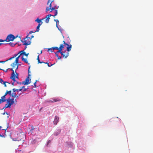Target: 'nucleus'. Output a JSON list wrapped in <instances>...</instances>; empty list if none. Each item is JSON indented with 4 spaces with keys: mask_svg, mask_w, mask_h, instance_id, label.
Masks as SVG:
<instances>
[{
    "mask_svg": "<svg viewBox=\"0 0 153 153\" xmlns=\"http://www.w3.org/2000/svg\"><path fill=\"white\" fill-rule=\"evenodd\" d=\"M6 95L5 94L4 96L1 97V99H0V104L5 102L6 101H7V103L5 104L4 107L5 108H7L10 107L12 105L15 103L16 101H14V98L10 99H10H8L6 100Z\"/></svg>",
    "mask_w": 153,
    "mask_h": 153,
    "instance_id": "obj_1",
    "label": "nucleus"
},
{
    "mask_svg": "<svg viewBox=\"0 0 153 153\" xmlns=\"http://www.w3.org/2000/svg\"><path fill=\"white\" fill-rule=\"evenodd\" d=\"M63 42L64 44H62L60 45V47L59 48V52H62V50L64 48V46L65 45H67L68 46L67 47V50L68 52L70 51L71 49L72 45H69L67 43H65L64 41H63Z\"/></svg>",
    "mask_w": 153,
    "mask_h": 153,
    "instance_id": "obj_2",
    "label": "nucleus"
},
{
    "mask_svg": "<svg viewBox=\"0 0 153 153\" xmlns=\"http://www.w3.org/2000/svg\"><path fill=\"white\" fill-rule=\"evenodd\" d=\"M11 70L12 71V73L11 74V76L10 77V78L14 81L13 83H12V85H14V82L16 81L15 79H19L18 76L19 75L17 73L16 71V74H15L14 71L13 70V68L11 69Z\"/></svg>",
    "mask_w": 153,
    "mask_h": 153,
    "instance_id": "obj_3",
    "label": "nucleus"
},
{
    "mask_svg": "<svg viewBox=\"0 0 153 153\" xmlns=\"http://www.w3.org/2000/svg\"><path fill=\"white\" fill-rule=\"evenodd\" d=\"M28 35L24 39V41H22L23 45H27L30 44L31 42V38L28 37Z\"/></svg>",
    "mask_w": 153,
    "mask_h": 153,
    "instance_id": "obj_4",
    "label": "nucleus"
},
{
    "mask_svg": "<svg viewBox=\"0 0 153 153\" xmlns=\"http://www.w3.org/2000/svg\"><path fill=\"white\" fill-rule=\"evenodd\" d=\"M29 70H28V76L26 78L25 81L22 82V84L27 85L30 83V81L31 80V79L30 78L29 76L30 75L29 74Z\"/></svg>",
    "mask_w": 153,
    "mask_h": 153,
    "instance_id": "obj_5",
    "label": "nucleus"
},
{
    "mask_svg": "<svg viewBox=\"0 0 153 153\" xmlns=\"http://www.w3.org/2000/svg\"><path fill=\"white\" fill-rule=\"evenodd\" d=\"M58 13V11L57 10H56L55 13V14L54 15H52L51 14H49L47 16H46L45 17V18L46 19L45 20V22L47 23H48L49 22V20L50 19V17L51 16H56Z\"/></svg>",
    "mask_w": 153,
    "mask_h": 153,
    "instance_id": "obj_6",
    "label": "nucleus"
},
{
    "mask_svg": "<svg viewBox=\"0 0 153 153\" xmlns=\"http://www.w3.org/2000/svg\"><path fill=\"white\" fill-rule=\"evenodd\" d=\"M15 38L13 35L12 34H10L7 36L5 41L7 42L13 41Z\"/></svg>",
    "mask_w": 153,
    "mask_h": 153,
    "instance_id": "obj_7",
    "label": "nucleus"
},
{
    "mask_svg": "<svg viewBox=\"0 0 153 153\" xmlns=\"http://www.w3.org/2000/svg\"><path fill=\"white\" fill-rule=\"evenodd\" d=\"M61 100L57 98H53L51 99V100L48 101V102H59Z\"/></svg>",
    "mask_w": 153,
    "mask_h": 153,
    "instance_id": "obj_8",
    "label": "nucleus"
},
{
    "mask_svg": "<svg viewBox=\"0 0 153 153\" xmlns=\"http://www.w3.org/2000/svg\"><path fill=\"white\" fill-rule=\"evenodd\" d=\"M42 22H41V24H38V26H37V27H36V30L35 31V32H38L39 31V27H40L41 25L42 24ZM33 33H34V32L33 31H30L29 32V34H32Z\"/></svg>",
    "mask_w": 153,
    "mask_h": 153,
    "instance_id": "obj_9",
    "label": "nucleus"
},
{
    "mask_svg": "<svg viewBox=\"0 0 153 153\" xmlns=\"http://www.w3.org/2000/svg\"><path fill=\"white\" fill-rule=\"evenodd\" d=\"M11 66L13 68H16L15 71L17 70L18 68V65L16 63H15V62L12 63L11 65Z\"/></svg>",
    "mask_w": 153,
    "mask_h": 153,
    "instance_id": "obj_10",
    "label": "nucleus"
},
{
    "mask_svg": "<svg viewBox=\"0 0 153 153\" xmlns=\"http://www.w3.org/2000/svg\"><path fill=\"white\" fill-rule=\"evenodd\" d=\"M50 10H51L50 11L51 12H52L53 10H55V11L56 10H57L53 7H51L50 8H49L48 7H47L46 10V12H47L48 11H49Z\"/></svg>",
    "mask_w": 153,
    "mask_h": 153,
    "instance_id": "obj_11",
    "label": "nucleus"
},
{
    "mask_svg": "<svg viewBox=\"0 0 153 153\" xmlns=\"http://www.w3.org/2000/svg\"><path fill=\"white\" fill-rule=\"evenodd\" d=\"M59 117L56 116L55 117L54 120L53 121V123L55 125H56L59 122Z\"/></svg>",
    "mask_w": 153,
    "mask_h": 153,
    "instance_id": "obj_12",
    "label": "nucleus"
},
{
    "mask_svg": "<svg viewBox=\"0 0 153 153\" xmlns=\"http://www.w3.org/2000/svg\"><path fill=\"white\" fill-rule=\"evenodd\" d=\"M53 1L54 0H48L47 4H48L50 3L49 7V8H50L52 7V4H53Z\"/></svg>",
    "mask_w": 153,
    "mask_h": 153,
    "instance_id": "obj_13",
    "label": "nucleus"
},
{
    "mask_svg": "<svg viewBox=\"0 0 153 153\" xmlns=\"http://www.w3.org/2000/svg\"><path fill=\"white\" fill-rule=\"evenodd\" d=\"M62 52L63 53V55L65 56H66V58H64L65 59L66 58L69 56V53L68 52H67L66 51H62Z\"/></svg>",
    "mask_w": 153,
    "mask_h": 153,
    "instance_id": "obj_14",
    "label": "nucleus"
},
{
    "mask_svg": "<svg viewBox=\"0 0 153 153\" xmlns=\"http://www.w3.org/2000/svg\"><path fill=\"white\" fill-rule=\"evenodd\" d=\"M59 53H60L61 54V55L62 56L63 58H66V56H65L63 55V53L62 52H59V50L58 51L56 52V53H55L56 56L57 57H58V56H58V54H59Z\"/></svg>",
    "mask_w": 153,
    "mask_h": 153,
    "instance_id": "obj_15",
    "label": "nucleus"
},
{
    "mask_svg": "<svg viewBox=\"0 0 153 153\" xmlns=\"http://www.w3.org/2000/svg\"><path fill=\"white\" fill-rule=\"evenodd\" d=\"M20 136V138H18V140H22L25 137V135L24 134H19V136Z\"/></svg>",
    "mask_w": 153,
    "mask_h": 153,
    "instance_id": "obj_16",
    "label": "nucleus"
},
{
    "mask_svg": "<svg viewBox=\"0 0 153 153\" xmlns=\"http://www.w3.org/2000/svg\"><path fill=\"white\" fill-rule=\"evenodd\" d=\"M22 60L25 63H27L28 62V61L27 60V59L25 58H24L23 56H22Z\"/></svg>",
    "mask_w": 153,
    "mask_h": 153,
    "instance_id": "obj_17",
    "label": "nucleus"
},
{
    "mask_svg": "<svg viewBox=\"0 0 153 153\" xmlns=\"http://www.w3.org/2000/svg\"><path fill=\"white\" fill-rule=\"evenodd\" d=\"M25 52L24 50L20 51L18 53V54H20V56H21L22 55H23Z\"/></svg>",
    "mask_w": 153,
    "mask_h": 153,
    "instance_id": "obj_18",
    "label": "nucleus"
},
{
    "mask_svg": "<svg viewBox=\"0 0 153 153\" xmlns=\"http://www.w3.org/2000/svg\"><path fill=\"white\" fill-rule=\"evenodd\" d=\"M36 22H37L39 24H41V20L39 19V18H37L35 20Z\"/></svg>",
    "mask_w": 153,
    "mask_h": 153,
    "instance_id": "obj_19",
    "label": "nucleus"
},
{
    "mask_svg": "<svg viewBox=\"0 0 153 153\" xmlns=\"http://www.w3.org/2000/svg\"><path fill=\"white\" fill-rule=\"evenodd\" d=\"M5 94L6 95H7V94H9L10 95H11V90L9 91H7Z\"/></svg>",
    "mask_w": 153,
    "mask_h": 153,
    "instance_id": "obj_20",
    "label": "nucleus"
},
{
    "mask_svg": "<svg viewBox=\"0 0 153 153\" xmlns=\"http://www.w3.org/2000/svg\"><path fill=\"white\" fill-rule=\"evenodd\" d=\"M54 21L56 22V27L59 29V28H58V25H57V23H59V21L58 19H54Z\"/></svg>",
    "mask_w": 153,
    "mask_h": 153,
    "instance_id": "obj_21",
    "label": "nucleus"
},
{
    "mask_svg": "<svg viewBox=\"0 0 153 153\" xmlns=\"http://www.w3.org/2000/svg\"><path fill=\"white\" fill-rule=\"evenodd\" d=\"M16 93L15 92H13L12 94V97H13L14 98L16 97Z\"/></svg>",
    "mask_w": 153,
    "mask_h": 153,
    "instance_id": "obj_22",
    "label": "nucleus"
},
{
    "mask_svg": "<svg viewBox=\"0 0 153 153\" xmlns=\"http://www.w3.org/2000/svg\"><path fill=\"white\" fill-rule=\"evenodd\" d=\"M53 50H59V48L58 47H52Z\"/></svg>",
    "mask_w": 153,
    "mask_h": 153,
    "instance_id": "obj_23",
    "label": "nucleus"
},
{
    "mask_svg": "<svg viewBox=\"0 0 153 153\" xmlns=\"http://www.w3.org/2000/svg\"><path fill=\"white\" fill-rule=\"evenodd\" d=\"M18 62L19 59L18 58H16L14 62H15V63H16V64H17L18 63Z\"/></svg>",
    "mask_w": 153,
    "mask_h": 153,
    "instance_id": "obj_24",
    "label": "nucleus"
},
{
    "mask_svg": "<svg viewBox=\"0 0 153 153\" xmlns=\"http://www.w3.org/2000/svg\"><path fill=\"white\" fill-rule=\"evenodd\" d=\"M53 48H49L48 49V51H50L51 52H53Z\"/></svg>",
    "mask_w": 153,
    "mask_h": 153,
    "instance_id": "obj_25",
    "label": "nucleus"
},
{
    "mask_svg": "<svg viewBox=\"0 0 153 153\" xmlns=\"http://www.w3.org/2000/svg\"><path fill=\"white\" fill-rule=\"evenodd\" d=\"M37 60H38V63H39L40 62V60H39V55H38L37 56Z\"/></svg>",
    "mask_w": 153,
    "mask_h": 153,
    "instance_id": "obj_26",
    "label": "nucleus"
},
{
    "mask_svg": "<svg viewBox=\"0 0 153 153\" xmlns=\"http://www.w3.org/2000/svg\"><path fill=\"white\" fill-rule=\"evenodd\" d=\"M6 83H7L8 82H3V83H2V84L4 85V86L5 87H6V86H7V85L6 84Z\"/></svg>",
    "mask_w": 153,
    "mask_h": 153,
    "instance_id": "obj_27",
    "label": "nucleus"
},
{
    "mask_svg": "<svg viewBox=\"0 0 153 153\" xmlns=\"http://www.w3.org/2000/svg\"><path fill=\"white\" fill-rule=\"evenodd\" d=\"M37 82V80H36L35 82L34 83V87L35 88H36V84Z\"/></svg>",
    "mask_w": 153,
    "mask_h": 153,
    "instance_id": "obj_28",
    "label": "nucleus"
},
{
    "mask_svg": "<svg viewBox=\"0 0 153 153\" xmlns=\"http://www.w3.org/2000/svg\"><path fill=\"white\" fill-rule=\"evenodd\" d=\"M12 90L13 91V92H15V91H18V90L16 89H15V88H13L12 89Z\"/></svg>",
    "mask_w": 153,
    "mask_h": 153,
    "instance_id": "obj_29",
    "label": "nucleus"
},
{
    "mask_svg": "<svg viewBox=\"0 0 153 153\" xmlns=\"http://www.w3.org/2000/svg\"><path fill=\"white\" fill-rule=\"evenodd\" d=\"M29 54V53H26L25 52L24 53L23 55L26 56H27Z\"/></svg>",
    "mask_w": 153,
    "mask_h": 153,
    "instance_id": "obj_30",
    "label": "nucleus"
},
{
    "mask_svg": "<svg viewBox=\"0 0 153 153\" xmlns=\"http://www.w3.org/2000/svg\"><path fill=\"white\" fill-rule=\"evenodd\" d=\"M3 82H4L2 80V79L0 78V83H1L2 84L3 83Z\"/></svg>",
    "mask_w": 153,
    "mask_h": 153,
    "instance_id": "obj_31",
    "label": "nucleus"
},
{
    "mask_svg": "<svg viewBox=\"0 0 153 153\" xmlns=\"http://www.w3.org/2000/svg\"><path fill=\"white\" fill-rule=\"evenodd\" d=\"M53 7L56 9H57L59 7V6H57L56 5H55L54 6H53Z\"/></svg>",
    "mask_w": 153,
    "mask_h": 153,
    "instance_id": "obj_32",
    "label": "nucleus"
},
{
    "mask_svg": "<svg viewBox=\"0 0 153 153\" xmlns=\"http://www.w3.org/2000/svg\"><path fill=\"white\" fill-rule=\"evenodd\" d=\"M18 53L17 54H15L13 56V58H14L15 57H16L18 55Z\"/></svg>",
    "mask_w": 153,
    "mask_h": 153,
    "instance_id": "obj_33",
    "label": "nucleus"
},
{
    "mask_svg": "<svg viewBox=\"0 0 153 153\" xmlns=\"http://www.w3.org/2000/svg\"><path fill=\"white\" fill-rule=\"evenodd\" d=\"M34 129V128L33 126H32L31 127V129L30 130L31 132H33V130Z\"/></svg>",
    "mask_w": 153,
    "mask_h": 153,
    "instance_id": "obj_34",
    "label": "nucleus"
},
{
    "mask_svg": "<svg viewBox=\"0 0 153 153\" xmlns=\"http://www.w3.org/2000/svg\"><path fill=\"white\" fill-rule=\"evenodd\" d=\"M51 142V141L50 140H49L48 141L47 143V145H48Z\"/></svg>",
    "mask_w": 153,
    "mask_h": 153,
    "instance_id": "obj_35",
    "label": "nucleus"
},
{
    "mask_svg": "<svg viewBox=\"0 0 153 153\" xmlns=\"http://www.w3.org/2000/svg\"><path fill=\"white\" fill-rule=\"evenodd\" d=\"M16 98H18L20 96V94H16Z\"/></svg>",
    "mask_w": 153,
    "mask_h": 153,
    "instance_id": "obj_36",
    "label": "nucleus"
},
{
    "mask_svg": "<svg viewBox=\"0 0 153 153\" xmlns=\"http://www.w3.org/2000/svg\"><path fill=\"white\" fill-rule=\"evenodd\" d=\"M47 64L48 65V67H51V66H52V65H53V64H51V65H49V63H47Z\"/></svg>",
    "mask_w": 153,
    "mask_h": 153,
    "instance_id": "obj_37",
    "label": "nucleus"
},
{
    "mask_svg": "<svg viewBox=\"0 0 153 153\" xmlns=\"http://www.w3.org/2000/svg\"><path fill=\"white\" fill-rule=\"evenodd\" d=\"M18 90V91H17V92H19V91H22V89H17Z\"/></svg>",
    "mask_w": 153,
    "mask_h": 153,
    "instance_id": "obj_38",
    "label": "nucleus"
},
{
    "mask_svg": "<svg viewBox=\"0 0 153 153\" xmlns=\"http://www.w3.org/2000/svg\"><path fill=\"white\" fill-rule=\"evenodd\" d=\"M4 41H6L5 40H3V39H0V42H4Z\"/></svg>",
    "mask_w": 153,
    "mask_h": 153,
    "instance_id": "obj_39",
    "label": "nucleus"
},
{
    "mask_svg": "<svg viewBox=\"0 0 153 153\" xmlns=\"http://www.w3.org/2000/svg\"><path fill=\"white\" fill-rule=\"evenodd\" d=\"M58 59H60L62 58L61 56H58L57 57Z\"/></svg>",
    "mask_w": 153,
    "mask_h": 153,
    "instance_id": "obj_40",
    "label": "nucleus"
},
{
    "mask_svg": "<svg viewBox=\"0 0 153 153\" xmlns=\"http://www.w3.org/2000/svg\"><path fill=\"white\" fill-rule=\"evenodd\" d=\"M13 59V57H11L10 58L8 59L7 60V61H8V60H11V59Z\"/></svg>",
    "mask_w": 153,
    "mask_h": 153,
    "instance_id": "obj_41",
    "label": "nucleus"
},
{
    "mask_svg": "<svg viewBox=\"0 0 153 153\" xmlns=\"http://www.w3.org/2000/svg\"><path fill=\"white\" fill-rule=\"evenodd\" d=\"M7 61V60L5 61H0V63H4L5 62Z\"/></svg>",
    "mask_w": 153,
    "mask_h": 153,
    "instance_id": "obj_42",
    "label": "nucleus"
},
{
    "mask_svg": "<svg viewBox=\"0 0 153 153\" xmlns=\"http://www.w3.org/2000/svg\"><path fill=\"white\" fill-rule=\"evenodd\" d=\"M44 63L45 64V63H47V62H40L39 63Z\"/></svg>",
    "mask_w": 153,
    "mask_h": 153,
    "instance_id": "obj_43",
    "label": "nucleus"
},
{
    "mask_svg": "<svg viewBox=\"0 0 153 153\" xmlns=\"http://www.w3.org/2000/svg\"><path fill=\"white\" fill-rule=\"evenodd\" d=\"M11 46H14V45L13 44V43H11Z\"/></svg>",
    "mask_w": 153,
    "mask_h": 153,
    "instance_id": "obj_44",
    "label": "nucleus"
},
{
    "mask_svg": "<svg viewBox=\"0 0 153 153\" xmlns=\"http://www.w3.org/2000/svg\"><path fill=\"white\" fill-rule=\"evenodd\" d=\"M25 86H22L21 88V89H22H22L24 88H25Z\"/></svg>",
    "mask_w": 153,
    "mask_h": 153,
    "instance_id": "obj_45",
    "label": "nucleus"
},
{
    "mask_svg": "<svg viewBox=\"0 0 153 153\" xmlns=\"http://www.w3.org/2000/svg\"><path fill=\"white\" fill-rule=\"evenodd\" d=\"M20 55L17 57H16V58H18V59H19V57H20Z\"/></svg>",
    "mask_w": 153,
    "mask_h": 153,
    "instance_id": "obj_46",
    "label": "nucleus"
},
{
    "mask_svg": "<svg viewBox=\"0 0 153 153\" xmlns=\"http://www.w3.org/2000/svg\"><path fill=\"white\" fill-rule=\"evenodd\" d=\"M33 37H34V36L32 35V36H31V37L30 38H31L32 39V38H33Z\"/></svg>",
    "mask_w": 153,
    "mask_h": 153,
    "instance_id": "obj_47",
    "label": "nucleus"
},
{
    "mask_svg": "<svg viewBox=\"0 0 153 153\" xmlns=\"http://www.w3.org/2000/svg\"><path fill=\"white\" fill-rule=\"evenodd\" d=\"M27 88H25V89H24V91H26L27 90Z\"/></svg>",
    "mask_w": 153,
    "mask_h": 153,
    "instance_id": "obj_48",
    "label": "nucleus"
},
{
    "mask_svg": "<svg viewBox=\"0 0 153 153\" xmlns=\"http://www.w3.org/2000/svg\"><path fill=\"white\" fill-rule=\"evenodd\" d=\"M19 130L20 131V133H21L22 130L21 129H19Z\"/></svg>",
    "mask_w": 153,
    "mask_h": 153,
    "instance_id": "obj_49",
    "label": "nucleus"
},
{
    "mask_svg": "<svg viewBox=\"0 0 153 153\" xmlns=\"http://www.w3.org/2000/svg\"><path fill=\"white\" fill-rule=\"evenodd\" d=\"M27 47L26 46L25 47V48L26 49L27 48Z\"/></svg>",
    "mask_w": 153,
    "mask_h": 153,
    "instance_id": "obj_50",
    "label": "nucleus"
},
{
    "mask_svg": "<svg viewBox=\"0 0 153 153\" xmlns=\"http://www.w3.org/2000/svg\"><path fill=\"white\" fill-rule=\"evenodd\" d=\"M3 114H5V112H4Z\"/></svg>",
    "mask_w": 153,
    "mask_h": 153,
    "instance_id": "obj_51",
    "label": "nucleus"
},
{
    "mask_svg": "<svg viewBox=\"0 0 153 153\" xmlns=\"http://www.w3.org/2000/svg\"><path fill=\"white\" fill-rule=\"evenodd\" d=\"M2 44L1 43H0V45H1Z\"/></svg>",
    "mask_w": 153,
    "mask_h": 153,
    "instance_id": "obj_52",
    "label": "nucleus"
},
{
    "mask_svg": "<svg viewBox=\"0 0 153 153\" xmlns=\"http://www.w3.org/2000/svg\"><path fill=\"white\" fill-rule=\"evenodd\" d=\"M20 84H22V82H20Z\"/></svg>",
    "mask_w": 153,
    "mask_h": 153,
    "instance_id": "obj_53",
    "label": "nucleus"
},
{
    "mask_svg": "<svg viewBox=\"0 0 153 153\" xmlns=\"http://www.w3.org/2000/svg\"><path fill=\"white\" fill-rule=\"evenodd\" d=\"M0 136L1 137H2V136L0 134Z\"/></svg>",
    "mask_w": 153,
    "mask_h": 153,
    "instance_id": "obj_54",
    "label": "nucleus"
},
{
    "mask_svg": "<svg viewBox=\"0 0 153 153\" xmlns=\"http://www.w3.org/2000/svg\"><path fill=\"white\" fill-rule=\"evenodd\" d=\"M55 135H58V134H55Z\"/></svg>",
    "mask_w": 153,
    "mask_h": 153,
    "instance_id": "obj_55",
    "label": "nucleus"
},
{
    "mask_svg": "<svg viewBox=\"0 0 153 153\" xmlns=\"http://www.w3.org/2000/svg\"><path fill=\"white\" fill-rule=\"evenodd\" d=\"M41 53H42V51H41Z\"/></svg>",
    "mask_w": 153,
    "mask_h": 153,
    "instance_id": "obj_56",
    "label": "nucleus"
},
{
    "mask_svg": "<svg viewBox=\"0 0 153 153\" xmlns=\"http://www.w3.org/2000/svg\"><path fill=\"white\" fill-rule=\"evenodd\" d=\"M2 69L0 68V70H1Z\"/></svg>",
    "mask_w": 153,
    "mask_h": 153,
    "instance_id": "obj_57",
    "label": "nucleus"
},
{
    "mask_svg": "<svg viewBox=\"0 0 153 153\" xmlns=\"http://www.w3.org/2000/svg\"><path fill=\"white\" fill-rule=\"evenodd\" d=\"M1 127L0 126V128H1Z\"/></svg>",
    "mask_w": 153,
    "mask_h": 153,
    "instance_id": "obj_58",
    "label": "nucleus"
}]
</instances>
